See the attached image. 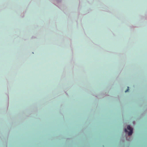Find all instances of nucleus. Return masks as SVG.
<instances>
[{
  "label": "nucleus",
  "instance_id": "7ed1b4c3",
  "mask_svg": "<svg viewBox=\"0 0 147 147\" xmlns=\"http://www.w3.org/2000/svg\"><path fill=\"white\" fill-rule=\"evenodd\" d=\"M125 132H127V129H125Z\"/></svg>",
  "mask_w": 147,
  "mask_h": 147
},
{
  "label": "nucleus",
  "instance_id": "f03ea898",
  "mask_svg": "<svg viewBox=\"0 0 147 147\" xmlns=\"http://www.w3.org/2000/svg\"><path fill=\"white\" fill-rule=\"evenodd\" d=\"M129 87H128V88H127V89L126 91H125V92H127L129 91Z\"/></svg>",
  "mask_w": 147,
  "mask_h": 147
},
{
  "label": "nucleus",
  "instance_id": "f257e3e1",
  "mask_svg": "<svg viewBox=\"0 0 147 147\" xmlns=\"http://www.w3.org/2000/svg\"><path fill=\"white\" fill-rule=\"evenodd\" d=\"M127 129L129 131L128 133V135H131L133 133V129L131 128L129 125H128L127 126Z\"/></svg>",
  "mask_w": 147,
  "mask_h": 147
}]
</instances>
